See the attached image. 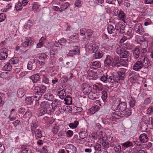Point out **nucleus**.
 Returning a JSON list of instances; mask_svg holds the SVG:
<instances>
[{
    "label": "nucleus",
    "mask_w": 153,
    "mask_h": 153,
    "mask_svg": "<svg viewBox=\"0 0 153 153\" xmlns=\"http://www.w3.org/2000/svg\"><path fill=\"white\" fill-rule=\"evenodd\" d=\"M105 131V130L102 131L97 130V132H94L92 133V136L94 139H97L99 140H102L103 141H105L107 137Z\"/></svg>",
    "instance_id": "1"
},
{
    "label": "nucleus",
    "mask_w": 153,
    "mask_h": 153,
    "mask_svg": "<svg viewBox=\"0 0 153 153\" xmlns=\"http://www.w3.org/2000/svg\"><path fill=\"white\" fill-rule=\"evenodd\" d=\"M46 88L45 86L41 85L40 86H36L34 88V93L39 95V99L42 95L46 91Z\"/></svg>",
    "instance_id": "2"
},
{
    "label": "nucleus",
    "mask_w": 153,
    "mask_h": 153,
    "mask_svg": "<svg viewBox=\"0 0 153 153\" xmlns=\"http://www.w3.org/2000/svg\"><path fill=\"white\" fill-rule=\"evenodd\" d=\"M85 48L86 52L92 53H95V51H97L99 48L97 46H93V44L91 43H88L85 46Z\"/></svg>",
    "instance_id": "3"
},
{
    "label": "nucleus",
    "mask_w": 153,
    "mask_h": 153,
    "mask_svg": "<svg viewBox=\"0 0 153 153\" xmlns=\"http://www.w3.org/2000/svg\"><path fill=\"white\" fill-rule=\"evenodd\" d=\"M122 117V114L120 111H113L111 114L110 120L112 121H114L116 119L121 118Z\"/></svg>",
    "instance_id": "4"
},
{
    "label": "nucleus",
    "mask_w": 153,
    "mask_h": 153,
    "mask_svg": "<svg viewBox=\"0 0 153 153\" xmlns=\"http://www.w3.org/2000/svg\"><path fill=\"white\" fill-rule=\"evenodd\" d=\"M8 52V50L6 48H3L0 49V60H3L7 58Z\"/></svg>",
    "instance_id": "5"
},
{
    "label": "nucleus",
    "mask_w": 153,
    "mask_h": 153,
    "mask_svg": "<svg viewBox=\"0 0 153 153\" xmlns=\"http://www.w3.org/2000/svg\"><path fill=\"white\" fill-rule=\"evenodd\" d=\"M141 62L142 66L145 68H148L150 65V61L147 57L145 56H142L139 58Z\"/></svg>",
    "instance_id": "6"
},
{
    "label": "nucleus",
    "mask_w": 153,
    "mask_h": 153,
    "mask_svg": "<svg viewBox=\"0 0 153 153\" xmlns=\"http://www.w3.org/2000/svg\"><path fill=\"white\" fill-rule=\"evenodd\" d=\"M39 100V97L36 96H32L27 97L25 100V103L27 104L30 105L33 103L34 102H37Z\"/></svg>",
    "instance_id": "7"
},
{
    "label": "nucleus",
    "mask_w": 153,
    "mask_h": 153,
    "mask_svg": "<svg viewBox=\"0 0 153 153\" xmlns=\"http://www.w3.org/2000/svg\"><path fill=\"white\" fill-rule=\"evenodd\" d=\"M82 89L84 94L86 95H88L92 91V88L88 85L84 83L82 85Z\"/></svg>",
    "instance_id": "8"
},
{
    "label": "nucleus",
    "mask_w": 153,
    "mask_h": 153,
    "mask_svg": "<svg viewBox=\"0 0 153 153\" xmlns=\"http://www.w3.org/2000/svg\"><path fill=\"white\" fill-rule=\"evenodd\" d=\"M65 148L68 153H76V148L73 145L68 144L65 146Z\"/></svg>",
    "instance_id": "9"
},
{
    "label": "nucleus",
    "mask_w": 153,
    "mask_h": 153,
    "mask_svg": "<svg viewBox=\"0 0 153 153\" xmlns=\"http://www.w3.org/2000/svg\"><path fill=\"white\" fill-rule=\"evenodd\" d=\"M134 27V30L137 33L142 35L144 33V29L141 24H136Z\"/></svg>",
    "instance_id": "10"
},
{
    "label": "nucleus",
    "mask_w": 153,
    "mask_h": 153,
    "mask_svg": "<svg viewBox=\"0 0 153 153\" xmlns=\"http://www.w3.org/2000/svg\"><path fill=\"white\" fill-rule=\"evenodd\" d=\"M62 102L59 100L56 99L52 103V109L51 110V112H53L55 110V108L60 107L63 104Z\"/></svg>",
    "instance_id": "11"
},
{
    "label": "nucleus",
    "mask_w": 153,
    "mask_h": 153,
    "mask_svg": "<svg viewBox=\"0 0 153 153\" xmlns=\"http://www.w3.org/2000/svg\"><path fill=\"white\" fill-rule=\"evenodd\" d=\"M36 66V62L35 59H31L28 62L27 65V69L31 70L33 68H35Z\"/></svg>",
    "instance_id": "12"
},
{
    "label": "nucleus",
    "mask_w": 153,
    "mask_h": 153,
    "mask_svg": "<svg viewBox=\"0 0 153 153\" xmlns=\"http://www.w3.org/2000/svg\"><path fill=\"white\" fill-rule=\"evenodd\" d=\"M56 93L59 98L62 100L64 99L66 95L65 90L62 88L58 89L56 91Z\"/></svg>",
    "instance_id": "13"
},
{
    "label": "nucleus",
    "mask_w": 153,
    "mask_h": 153,
    "mask_svg": "<svg viewBox=\"0 0 153 153\" xmlns=\"http://www.w3.org/2000/svg\"><path fill=\"white\" fill-rule=\"evenodd\" d=\"M117 16L118 19L119 20H122L123 22L125 21L126 14L122 10L120 9L119 10V13Z\"/></svg>",
    "instance_id": "14"
},
{
    "label": "nucleus",
    "mask_w": 153,
    "mask_h": 153,
    "mask_svg": "<svg viewBox=\"0 0 153 153\" xmlns=\"http://www.w3.org/2000/svg\"><path fill=\"white\" fill-rule=\"evenodd\" d=\"M143 66L142 65L141 62L139 59L133 65V69L136 71H139L142 68Z\"/></svg>",
    "instance_id": "15"
},
{
    "label": "nucleus",
    "mask_w": 153,
    "mask_h": 153,
    "mask_svg": "<svg viewBox=\"0 0 153 153\" xmlns=\"http://www.w3.org/2000/svg\"><path fill=\"white\" fill-rule=\"evenodd\" d=\"M90 67L94 69H96L101 67V63L98 61L91 62L90 65Z\"/></svg>",
    "instance_id": "16"
},
{
    "label": "nucleus",
    "mask_w": 153,
    "mask_h": 153,
    "mask_svg": "<svg viewBox=\"0 0 153 153\" xmlns=\"http://www.w3.org/2000/svg\"><path fill=\"white\" fill-rule=\"evenodd\" d=\"M127 98L128 100L130 106L131 107H134L136 101L134 97H132L129 94L127 96Z\"/></svg>",
    "instance_id": "17"
},
{
    "label": "nucleus",
    "mask_w": 153,
    "mask_h": 153,
    "mask_svg": "<svg viewBox=\"0 0 153 153\" xmlns=\"http://www.w3.org/2000/svg\"><path fill=\"white\" fill-rule=\"evenodd\" d=\"M61 127V126L58 124L54 123L52 126V132L54 134H57L60 130Z\"/></svg>",
    "instance_id": "18"
},
{
    "label": "nucleus",
    "mask_w": 153,
    "mask_h": 153,
    "mask_svg": "<svg viewBox=\"0 0 153 153\" xmlns=\"http://www.w3.org/2000/svg\"><path fill=\"white\" fill-rule=\"evenodd\" d=\"M107 29L109 33H115L113 35V36L115 37L116 36L117 34V33H116V31L115 30V28L112 25H108L107 27Z\"/></svg>",
    "instance_id": "19"
},
{
    "label": "nucleus",
    "mask_w": 153,
    "mask_h": 153,
    "mask_svg": "<svg viewBox=\"0 0 153 153\" xmlns=\"http://www.w3.org/2000/svg\"><path fill=\"white\" fill-rule=\"evenodd\" d=\"M33 43V39L29 38L26 39V41L21 44V46L23 47H26L29 45H31Z\"/></svg>",
    "instance_id": "20"
},
{
    "label": "nucleus",
    "mask_w": 153,
    "mask_h": 153,
    "mask_svg": "<svg viewBox=\"0 0 153 153\" xmlns=\"http://www.w3.org/2000/svg\"><path fill=\"white\" fill-rule=\"evenodd\" d=\"M11 74L10 73L4 72L1 74L0 77L3 79L7 80L10 79L11 77Z\"/></svg>",
    "instance_id": "21"
},
{
    "label": "nucleus",
    "mask_w": 153,
    "mask_h": 153,
    "mask_svg": "<svg viewBox=\"0 0 153 153\" xmlns=\"http://www.w3.org/2000/svg\"><path fill=\"white\" fill-rule=\"evenodd\" d=\"M79 49L77 47L75 50L69 51L68 55V56L72 57L74 55H79Z\"/></svg>",
    "instance_id": "22"
},
{
    "label": "nucleus",
    "mask_w": 153,
    "mask_h": 153,
    "mask_svg": "<svg viewBox=\"0 0 153 153\" xmlns=\"http://www.w3.org/2000/svg\"><path fill=\"white\" fill-rule=\"evenodd\" d=\"M88 97L91 100H96L99 97V94L98 93L94 92L91 91L88 95Z\"/></svg>",
    "instance_id": "23"
},
{
    "label": "nucleus",
    "mask_w": 153,
    "mask_h": 153,
    "mask_svg": "<svg viewBox=\"0 0 153 153\" xmlns=\"http://www.w3.org/2000/svg\"><path fill=\"white\" fill-rule=\"evenodd\" d=\"M47 57L46 54L45 53H42L41 54V55L39 57V63L41 65L44 64L45 62V58Z\"/></svg>",
    "instance_id": "24"
},
{
    "label": "nucleus",
    "mask_w": 153,
    "mask_h": 153,
    "mask_svg": "<svg viewBox=\"0 0 153 153\" xmlns=\"http://www.w3.org/2000/svg\"><path fill=\"white\" fill-rule=\"evenodd\" d=\"M125 76H123V75H121V74H119V73H118V74L117 77H113L112 82H113L114 81L117 83H119V81L120 80H123L124 79Z\"/></svg>",
    "instance_id": "25"
},
{
    "label": "nucleus",
    "mask_w": 153,
    "mask_h": 153,
    "mask_svg": "<svg viewBox=\"0 0 153 153\" xmlns=\"http://www.w3.org/2000/svg\"><path fill=\"white\" fill-rule=\"evenodd\" d=\"M79 40V35L78 34L75 35L70 36L69 40L70 43L76 42H78Z\"/></svg>",
    "instance_id": "26"
},
{
    "label": "nucleus",
    "mask_w": 153,
    "mask_h": 153,
    "mask_svg": "<svg viewBox=\"0 0 153 153\" xmlns=\"http://www.w3.org/2000/svg\"><path fill=\"white\" fill-rule=\"evenodd\" d=\"M113 78V76H110L108 78V75L106 74H105L104 75L101 77L100 80L101 81L104 83H107L108 81H109V79H110L111 81H112Z\"/></svg>",
    "instance_id": "27"
},
{
    "label": "nucleus",
    "mask_w": 153,
    "mask_h": 153,
    "mask_svg": "<svg viewBox=\"0 0 153 153\" xmlns=\"http://www.w3.org/2000/svg\"><path fill=\"white\" fill-rule=\"evenodd\" d=\"M119 109L121 111H123L127 108V104L126 102H121L119 101Z\"/></svg>",
    "instance_id": "28"
},
{
    "label": "nucleus",
    "mask_w": 153,
    "mask_h": 153,
    "mask_svg": "<svg viewBox=\"0 0 153 153\" xmlns=\"http://www.w3.org/2000/svg\"><path fill=\"white\" fill-rule=\"evenodd\" d=\"M112 59V57L109 55L107 56L104 61L105 65V66L110 65L111 63Z\"/></svg>",
    "instance_id": "29"
},
{
    "label": "nucleus",
    "mask_w": 153,
    "mask_h": 153,
    "mask_svg": "<svg viewBox=\"0 0 153 153\" xmlns=\"http://www.w3.org/2000/svg\"><path fill=\"white\" fill-rule=\"evenodd\" d=\"M139 138L140 142L143 143L146 142L148 140L147 134L144 133L141 134L139 136Z\"/></svg>",
    "instance_id": "30"
},
{
    "label": "nucleus",
    "mask_w": 153,
    "mask_h": 153,
    "mask_svg": "<svg viewBox=\"0 0 153 153\" xmlns=\"http://www.w3.org/2000/svg\"><path fill=\"white\" fill-rule=\"evenodd\" d=\"M40 106L41 108H43L48 110V109L50 108L51 104L48 101H45L41 103Z\"/></svg>",
    "instance_id": "31"
},
{
    "label": "nucleus",
    "mask_w": 153,
    "mask_h": 153,
    "mask_svg": "<svg viewBox=\"0 0 153 153\" xmlns=\"http://www.w3.org/2000/svg\"><path fill=\"white\" fill-rule=\"evenodd\" d=\"M97 49V51H95V54H94V56L95 59H98L101 58L103 56V54L101 51H99Z\"/></svg>",
    "instance_id": "32"
},
{
    "label": "nucleus",
    "mask_w": 153,
    "mask_h": 153,
    "mask_svg": "<svg viewBox=\"0 0 153 153\" xmlns=\"http://www.w3.org/2000/svg\"><path fill=\"white\" fill-rule=\"evenodd\" d=\"M100 109V107L96 105L91 107L89 109V111L91 114H93L98 111Z\"/></svg>",
    "instance_id": "33"
},
{
    "label": "nucleus",
    "mask_w": 153,
    "mask_h": 153,
    "mask_svg": "<svg viewBox=\"0 0 153 153\" xmlns=\"http://www.w3.org/2000/svg\"><path fill=\"white\" fill-rule=\"evenodd\" d=\"M128 58L126 59H120L119 61V64L123 66L128 67Z\"/></svg>",
    "instance_id": "34"
},
{
    "label": "nucleus",
    "mask_w": 153,
    "mask_h": 153,
    "mask_svg": "<svg viewBox=\"0 0 153 153\" xmlns=\"http://www.w3.org/2000/svg\"><path fill=\"white\" fill-rule=\"evenodd\" d=\"M32 9L35 11H38L39 10L40 5L37 2H34L31 4Z\"/></svg>",
    "instance_id": "35"
},
{
    "label": "nucleus",
    "mask_w": 153,
    "mask_h": 153,
    "mask_svg": "<svg viewBox=\"0 0 153 153\" xmlns=\"http://www.w3.org/2000/svg\"><path fill=\"white\" fill-rule=\"evenodd\" d=\"M94 89L98 91H101L102 90V85L100 83H96L93 86Z\"/></svg>",
    "instance_id": "36"
},
{
    "label": "nucleus",
    "mask_w": 153,
    "mask_h": 153,
    "mask_svg": "<svg viewBox=\"0 0 153 153\" xmlns=\"http://www.w3.org/2000/svg\"><path fill=\"white\" fill-rule=\"evenodd\" d=\"M26 90L23 88H19L17 92V95L19 97H23L25 94Z\"/></svg>",
    "instance_id": "37"
},
{
    "label": "nucleus",
    "mask_w": 153,
    "mask_h": 153,
    "mask_svg": "<svg viewBox=\"0 0 153 153\" xmlns=\"http://www.w3.org/2000/svg\"><path fill=\"white\" fill-rule=\"evenodd\" d=\"M119 101H114L111 107V109L113 111H116L119 108Z\"/></svg>",
    "instance_id": "38"
},
{
    "label": "nucleus",
    "mask_w": 153,
    "mask_h": 153,
    "mask_svg": "<svg viewBox=\"0 0 153 153\" xmlns=\"http://www.w3.org/2000/svg\"><path fill=\"white\" fill-rule=\"evenodd\" d=\"M44 98L49 101H52L54 99V96L50 93H47L44 95Z\"/></svg>",
    "instance_id": "39"
},
{
    "label": "nucleus",
    "mask_w": 153,
    "mask_h": 153,
    "mask_svg": "<svg viewBox=\"0 0 153 153\" xmlns=\"http://www.w3.org/2000/svg\"><path fill=\"white\" fill-rule=\"evenodd\" d=\"M46 39V38L45 37H42L39 40V43L37 45V48H39L42 47L45 42Z\"/></svg>",
    "instance_id": "40"
},
{
    "label": "nucleus",
    "mask_w": 153,
    "mask_h": 153,
    "mask_svg": "<svg viewBox=\"0 0 153 153\" xmlns=\"http://www.w3.org/2000/svg\"><path fill=\"white\" fill-rule=\"evenodd\" d=\"M65 104L66 105H71L72 103V98L69 96L67 95L64 98Z\"/></svg>",
    "instance_id": "41"
},
{
    "label": "nucleus",
    "mask_w": 153,
    "mask_h": 153,
    "mask_svg": "<svg viewBox=\"0 0 153 153\" xmlns=\"http://www.w3.org/2000/svg\"><path fill=\"white\" fill-rule=\"evenodd\" d=\"M79 125V122L77 120H75L73 122L68 124L69 126L72 129L76 128Z\"/></svg>",
    "instance_id": "42"
},
{
    "label": "nucleus",
    "mask_w": 153,
    "mask_h": 153,
    "mask_svg": "<svg viewBox=\"0 0 153 153\" xmlns=\"http://www.w3.org/2000/svg\"><path fill=\"white\" fill-rule=\"evenodd\" d=\"M22 5L20 1H18L16 4L15 6V10L18 11L21 10L22 8Z\"/></svg>",
    "instance_id": "43"
},
{
    "label": "nucleus",
    "mask_w": 153,
    "mask_h": 153,
    "mask_svg": "<svg viewBox=\"0 0 153 153\" xmlns=\"http://www.w3.org/2000/svg\"><path fill=\"white\" fill-rule=\"evenodd\" d=\"M30 79L33 83H36L38 81L39 79V76L38 74H35L31 76Z\"/></svg>",
    "instance_id": "44"
},
{
    "label": "nucleus",
    "mask_w": 153,
    "mask_h": 153,
    "mask_svg": "<svg viewBox=\"0 0 153 153\" xmlns=\"http://www.w3.org/2000/svg\"><path fill=\"white\" fill-rule=\"evenodd\" d=\"M133 35V32L132 29L130 28L128 31L126 33V37L128 38V39H129L132 37Z\"/></svg>",
    "instance_id": "45"
},
{
    "label": "nucleus",
    "mask_w": 153,
    "mask_h": 153,
    "mask_svg": "<svg viewBox=\"0 0 153 153\" xmlns=\"http://www.w3.org/2000/svg\"><path fill=\"white\" fill-rule=\"evenodd\" d=\"M108 97V94L107 91H103L102 92L101 98L104 102H106V99Z\"/></svg>",
    "instance_id": "46"
},
{
    "label": "nucleus",
    "mask_w": 153,
    "mask_h": 153,
    "mask_svg": "<svg viewBox=\"0 0 153 153\" xmlns=\"http://www.w3.org/2000/svg\"><path fill=\"white\" fill-rule=\"evenodd\" d=\"M140 53V50L138 48H135L133 51V55L135 58L137 59L138 58Z\"/></svg>",
    "instance_id": "47"
},
{
    "label": "nucleus",
    "mask_w": 153,
    "mask_h": 153,
    "mask_svg": "<svg viewBox=\"0 0 153 153\" xmlns=\"http://www.w3.org/2000/svg\"><path fill=\"white\" fill-rule=\"evenodd\" d=\"M125 26L123 22H119L115 25V29L116 31L119 30L120 29L125 28Z\"/></svg>",
    "instance_id": "48"
},
{
    "label": "nucleus",
    "mask_w": 153,
    "mask_h": 153,
    "mask_svg": "<svg viewBox=\"0 0 153 153\" xmlns=\"http://www.w3.org/2000/svg\"><path fill=\"white\" fill-rule=\"evenodd\" d=\"M33 134H34L36 138H40L42 136V133L41 130L39 129H37L33 132Z\"/></svg>",
    "instance_id": "49"
},
{
    "label": "nucleus",
    "mask_w": 153,
    "mask_h": 153,
    "mask_svg": "<svg viewBox=\"0 0 153 153\" xmlns=\"http://www.w3.org/2000/svg\"><path fill=\"white\" fill-rule=\"evenodd\" d=\"M38 126V123L37 122L33 123L31 126V130L33 134V132H35L36 131V129Z\"/></svg>",
    "instance_id": "50"
},
{
    "label": "nucleus",
    "mask_w": 153,
    "mask_h": 153,
    "mask_svg": "<svg viewBox=\"0 0 153 153\" xmlns=\"http://www.w3.org/2000/svg\"><path fill=\"white\" fill-rule=\"evenodd\" d=\"M124 48L122 47H118L116 50V53L120 56L123 52L125 50Z\"/></svg>",
    "instance_id": "51"
},
{
    "label": "nucleus",
    "mask_w": 153,
    "mask_h": 153,
    "mask_svg": "<svg viewBox=\"0 0 153 153\" xmlns=\"http://www.w3.org/2000/svg\"><path fill=\"white\" fill-rule=\"evenodd\" d=\"M129 56V52L128 51H126V50L120 56V57L121 58H128V57Z\"/></svg>",
    "instance_id": "52"
},
{
    "label": "nucleus",
    "mask_w": 153,
    "mask_h": 153,
    "mask_svg": "<svg viewBox=\"0 0 153 153\" xmlns=\"http://www.w3.org/2000/svg\"><path fill=\"white\" fill-rule=\"evenodd\" d=\"M47 111V110L43 108H41L40 107L38 110L39 115V116L43 115L46 113Z\"/></svg>",
    "instance_id": "53"
},
{
    "label": "nucleus",
    "mask_w": 153,
    "mask_h": 153,
    "mask_svg": "<svg viewBox=\"0 0 153 153\" xmlns=\"http://www.w3.org/2000/svg\"><path fill=\"white\" fill-rule=\"evenodd\" d=\"M11 63L9 62L5 64L4 67V69L6 71H9L12 69V66L11 65Z\"/></svg>",
    "instance_id": "54"
},
{
    "label": "nucleus",
    "mask_w": 153,
    "mask_h": 153,
    "mask_svg": "<svg viewBox=\"0 0 153 153\" xmlns=\"http://www.w3.org/2000/svg\"><path fill=\"white\" fill-rule=\"evenodd\" d=\"M19 59L18 57H15L12 58L9 61V62L12 64H16L19 62Z\"/></svg>",
    "instance_id": "55"
},
{
    "label": "nucleus",
    "mask_w": 153,
    "mask_h": 153,
    "mask_svg": "<svg viewBox=\"0 0 153 153\" xmlns=\"http://www.w3.org/2000/svg\"><path fill=\"white\" fill-rule=\"evenodd\" d=\"M114 149L116 153H120L121 151V146L119 144L115 145L114 147Z\"/></svg>",
    "instance_id": "56"
},
{
    "label": "nucleus",
    "mask_w": 153,
    "mask_h": 153,
    "mask_svg": "<svg viewBox=\"0 0 153 153\" xmlns=\"http://www.w3.org/2000/svg\"><path fill=\"white\" fill-rule=\"evenodd\" d=\"M120 59L118 56H115L114 59L113 64L114 65L116 66L117 67H118L119 66L118 64L117 63L119 62Z\"/></svg>",
    "instance_id": "57"
},
{
    "label": "nucleus",
    "mask_w": 153,
    "mask_h": 153,
    "mask_svg": "<svg viewBox=\"0 0 153 153\" xmlns=\"http://www.w3.org/2000/svg\"><path fill=\"white\" fill-rule=\"evenodd\" d=\"M126 111H125L124 113V115L126 117H128L130 116L131 114V109L130 108H127L126 109Z\"/></svg>",
    "instance_id": "58"
},
{
    "label": "nucleus",
    "mask_w": 153,
    "mask_h": 153,
    "mask_svg": "<svg viewBox=\"0 0 153 153\" xmlns=\"http://www.w3.org/2000/svg\"><path fill=\"white\" fill-rule=\"evenodd\" d=\"M112 11L111 13L114 16H117L119 10L117 7H112Z\"/></svg>",
    "instance_id": "59"
},
{
    "label": "nucleus",
    "mask_w": 153,
    "mask_h": 153,
    "mask_svg": "<svg viewBox=\"0 0 153 153\" xmlns=\"http://www.w3.org/2000/svg\"><path fill=\"white\" fill-rule=\"evenodd\" d=\"M123 146L127 148L133 146L132 143L130 141H127L122 144Z\"/></svg>",
    "instance_id": "60"
},
{
    "label": "nucleus",
    "mask_w": 153,
    "mask_h": 153,
    "mask_svg": "<svg viewBox=\"0 0 153 153\" xmlns=\"http://www.w3.org/2000/svg\"><path fill=\"white\" fill-rule=\"evenodd\" d=\"M31 112L30 111L27 110L24 115V117L26 119H30L31 115Z\"/></svg>",
    "instance_id": "61"
},
{
    "label": "nucleus",
    "mask_w": 153,
    "mask_h": 153,
    "mask_svg": "<svg viewBox=\"0 0 153 153\" xmlns=\"http://www.w3.org/2000/svg\"><path fill=\"white\" fill-rule=\"evenodd\" d=\"M67 42V41L64 39H62L58 40V43L59 45L62 47V46H65Z\"/></svg>",
    "instance_id": "62"
},
{
    "label": "nucleus",
    "mask_w": 153,
    "mask_h": 153,
    "mask_svg": "<svg viewBox=\"0 0 153 153\" xmlns=\"http://www.w3.org/2000/svg\"><path fill=\"white\" fill-rule=\"evenodd\" d=\"M101 147V146L100 144L98 143L95 144L94 146V148L95 151V152L97 151H98L99 150H100V149Z\"/></svg>",
    "instance_id": "63"
},
{
    "label": "nucleus",
    "mask_w": 153,
    "mask_h": 153,
    "mask_svg": "<svg viewBox=\"0 0 153 153\" xmlns=\"http://www.w3.org/2000/svg\"><path fill=\"white\" fill-rule=\"evenodd\" d=\"M69 6V3L68 2H66L62 4L60 6V8L65 10Z\"/></svg>",
    "instance_id": "64"
}]
</instances>
